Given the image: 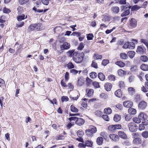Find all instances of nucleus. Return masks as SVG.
<instances>
[{
	"instance_id": "nucleus-36",
	"label": "nucleus",
	"mask_w": 148,
	"mask_h": 148,
	"mask_svg": "<svg viewBox=\"0 0 148 148\" xmlns=\"http://www.w3.org/2000/svg\"><path fill=\"white\" fill-rule=\"evenodd\" d=\"M93 57L95 60L101 59L102 58V55H99L98 54H95L94 55Z\"/></svg>"
},
{
	"instance_id": "nucleus-4",
	"label": "nucleus",
	"mask_w": 148,
	"mask_h": 148,
	"mask_svg": "<svg viewBox=\"0 0 148 148\" xmlns=\"http://www.w3.org/2000/svg\"><path fill=\"white\" fill-rule=\"evenodd\" d=\"M97 131V128L91 125L90 126L89 128L86 131V133L87 135L91 136L93 133H96Z\"/></svg>"
},
{
	"instance_id": "nucleus-33",
	"label": "nucleus",
	"mask_w": 148,
	"mask_h": 148,
	"mask_svg": "<svg viewBox=\"0 0 148 148\" xmlns=\"http://www.w3.org/2000/svg\"><path fill=\"white\" fill-rule=\"evenodd\" d=\"M71 112H77L78 111V109L73 105H71Z\"/></svg>"
},
{
	"instance_id": "nucleus-57",
	"label": "nucleus",
	"mask_w": 148,
	"mask_h": 148,
	"mask_svg": "<svg viewBox=\"0 0 148 148\" xmlns=\"http://www.w3.org/2000/svg\"><path fill=\"white\" fill-rule=\"evenodd\" d=\"M24 24V22H21L20 23H18L16 24V27H21L23 26Z\"/></svg>"
},
{
	"instance_id": "nucleus-7",
	"label": "nucleus",
	"mask_w": 148,
	"mask_h": 148,
	"mask_svg": "<svg viewBox=\"0 0 148 148\" xmlns=\"http://www.w3.org/2000/svg\"><path fill=\"white\" fill-rule=\"evenodd\" d=\"M70 47V44L67 42H65L63 44L60 46L61 49L62 50L68 49Z\"/></svg>"
},
{
	"instance_id": "nucleus-29",
	"label": "nucleus",
	"mask_w": 148,
	"mask_h": 148,
	"mask_svg": "<svg viewBox=\"0 0 148 148\" xmlns=\"http://www.w3.org/2000/svg\"><path fill=\"white\" fill-rule=\"evenodd\" d=\"M115 64L121 67H124L125 65V64L124 63L120 61L116 62H115Z\"/></svg>"
},
{
	"instance_id": "nucleus-37",
	"label": "nucleus",
	"mask_w": 148,
	"mask_h": 148,
	"mask_svg": "<svg viewBox=\"0 0 148 148\" xmlns=\"http://www.w3.org/2000/svg\"><path fill=\"white\" fill-rule=\"evenodd\" d=\"M84 134V132L82 130H79L77 131V134L78 137H82Z\"/></svg>"
},
{
	"instance_id": "nucleus-23",
	"label": "nucleus",
	"mask_w": 148,
	"mask_h": 148,
	"mask_svg": "<svg viewBox=\"0 0 148 148\" xmlns=\"http://www.w3.org/2000/svg\"><path fill=\"white\" fill-rule=\"evenodd\" d=\"M121 119V116L117 114H115L114 117V120L116 122L119 121Z\"/></svg>"
},
{
	"instance_id": "nucleus-46",
	"label": "nucleus",
	"mask_w": 148,
	"mask_h": 148,
	"mask_svg": "<svg viewBox=\"0 0 148 148\" xmlns=\"http://www.w3.org/2000/svg\"><path fill=\"white\" fill-rule=\"evenodd\" d=\"M69 100V98L67 96H63L61 97V101L63 102L64 101H67Z\"/></svg>"
},
{
	"instance_id": "nucleus-25",
	"label": "nucleus",
	"mask_w": 148,
	"mask_h": 148,
	"mask_svg": "<svg viewBox=\"0 0 148 148\" xmlns=\"http://www.w3.org/2000/svg\"><path fill=\"white\" fill-rule=\"evenodd\" d=\"M98 76L99 79L101 81H103L105 79V76L102 73H99Z\"/></svg>"
},
{
	"instance_id": "nucleus-9",
	"label": "nucleus",
	"mask_w": 148,
	"mask_h": 148,
	"mask_svg": "<svg viewBox=\"0 0 148 148\" xmlns=\"http://www.w3.org/2000/svg\"><path fill=\"white\" fill-rule=\"evenodd\" d=\"M147 103L144 101H142L140 102L138 104L139 109H144L146 108L147 106Z\"/></svg>"
},
{
	"instance_id": "nucleus-60",
	"label": "nucleus",
	"mask_w": 148,
	"mask_h": 148,
	"mask_svg": "<svg viewBox=\"0 0 148 148\" xmlns=\"http://www.w3.org/2000/svg\"><path fill=\"white\" fill-rule=\"evenodd\" d=\"M49 0H42V2L43 4L45 5H47L49 3Z\"/></svg>"
},
{
	"instance_id": "nucleus-2",
	"label": "nucleus",
	"mask_w": 148,
	"mask_h": 148,
	"mask_svg": "<svg viewBox=\"0 0 148 148\" xmlns=\"http://www.w3.org/2000/svg\"><path fill=\"white\" fill-rule=\"evenodd\" d=\"M69 119L70 121H75V124L79 126L82 125L85 123V121L84 119L77 117H71L69 118Z\"/></svg>"
},
{
	"instance_id": "nucleus-10",
	"label": "nucleus",
	"mask_w": 148,
	"mask_h": 148,
	"mask_svg": "<svg viewBox=\"0 0 148 148\" xmlns=\"http://www.w3.org/2000/svg\"><path fill=\"white\" fill-rule=\"evenodd\" d=\"M123 104L125 107L130 108L133 106V103L130 101H126L123 102Z\"/></svg>"
},
{
	"instance_id": "nucleus-51",
	"label": "nucleus",
	"mask_w": 148,
	"mask_h": 148,
	"mask_svg": "<svg viewBox=\"0 0 148 148\" xmlns=\"http://www.w3.org/2000/svg\"><path fill=\"white\" fill-rule=\"evenodd\" d=\"M101 97L104 99H106L108 98V96L107 95L104 93H102L100 95Z\"/></svg>"
},
{
	"instance_id": "nucleus-15",
	"label": "nucleus",
	"mask_w": 148,
	"mask_h": 148,
	"mask_svg": "<svg viewBox=\"0 0 148 148\" xmlns=\"http://www.w3.org/2000/svg\"><path fill=\"white\" fill-rule=\"evenodd\" d=\"M88 91L87 93L86 94V96L89 97H91L93 95L94 92V90L93 89H90L88 90V89H86V91Z\"/></svg>"
},
{
	"instance_id": "nucleus-30",
	"label": "nucleus",
	"mask_w": 148,
	"mask_h": 148,
	"mask_svg": "<svg viewBox=\"0 0 148 148\" xmlns=\"http://www.w3.org/2000/svg\"><path fill=\"white\" fill-rule=\"evenodd\" d=\"M128 91L129 93L131 95H133L135 92V89L132 87H129L128 88Z\"/></svg>"
},
{
	"instance_id": "nucleus-44",
	"label": "nucleus",
	"mask_w": 148,
	"mask_h": 148,
	"mask_svg": "<svg viewBox=\"0 0 148 148\" xmlns=\"http://www.w3.org/2000/svg\"><path fill=\"white\" fill-rule=\"evenodd\" d=\"M133 121L134 122L138 123H139L141 122V120L138 117H134Z\"/></svg>"
},
{
	"instance_id": "nucleus-40",
	"label": "nucleus",
	"mask_w": 148,
	"mask_h": 148,
	"mask_svg": "<svg viewBox=\"0 0 148 148\" xmlns=\"http://www.w3.org/2000/svg\"><path fill=\"white\" fill-rule=\"evenodd\" d=\"M97 76V74L95 72H92L90 74V76L91 78H96Z\"/></svg>"
},
{
	"instance_id": "nucleus-12",
	"label": "nucleus",
	"mask_w": 148,
	"mask_h": 148,
	"mask_svg": "<svg viewBox=\"0 0 148 148\" xmlns=\"http://www.w3.org/2000/svg\"><path fill=\"white\" fill-rule=\"evenodd\" d=\"M118 134L119 136L121 138L127 139V137L125 133L123 132L119 131L118 132Z\"/></svg>"
},
{
	"instance_id": "nucleus-28",
	"label": "nucleus",
	"mask_w": 148,
	"mask_h": 148,
	"mask_svg": "<svg viewBox=\"0 0 148 148\" xmlns=\"http://www.w3.org/2000/svg\"><path fill=\"white\" fill-rule=\"evenodd\" d=\"M127 54L130 58H132L135 55V52L134 51H130L128 52Z\"/></svg>"
},
{
	"instance_id": "nucleus-42",
	"label": "nucleus",
	"mask_w": 148,
	"mask_h": 148,
	"mask_svg": "<svg viewBox=\"0 0 148 148\" xmlns=\"http://www.w3.org/2000/svg\"><path fill=\"white\" fill-rule=\"evenodd\" d=\"M140 59L143 62H145L147 61L148 59L147 56L144 55L140 57Z\"/></svg>"
},
{
	"instance_id": "nucleus-55",
	"label": "nucleus",
	"mask_w": 148,
	"mask_h": 148,
	"mask_svg": "<svg viewBox=\"0 0 148 148\" xmlns=\"http://www.w3.org/2000/svg\"><path fill=\"white\" fill-rule=\"evenodd\" d=\"M84 47V45L83 42H81L78 47V49L82 50Z\"/></svg>"
},
{
	"instance_id": "nucleus-18",
	"label": "nucleus",
	"mask_w": 148,
	"mask_h": 148,
	"mask_svg": "<svg viewBox=\"0 0 148 148\" xmlns=\"http://www.w3.org/2000/svg\"><path fill=\"white\" fill-rule=\"evenodd\" d=\"M128 112L130 114L134 115L136 113V110L134 108H130L128 109Z\"/></svg>"
},
{
	"instance_id": "nucleus-62",
	"label": "nucleus",
	"mask_w": 148,
	"mask_h": 148,
	"mask_svg": "<svg viewBox=\"0 0 148 148\" xmlns=\"http://www.w3.org/2000/svg\"><path fill=\"white\" fill-rule=\"evenodd\" d=\"M3 12L5 13H9L10 12V9L5 8L3 10Z\"/></svg>"
},
{
	"instance_id": "nucleus-5",
	"label": "nucleus",
	"mask_w": 148,
	"mask_h": 148,
	"mask_svg": "<svg viewBox=\"0 0 148 148\" xmlns=\"http://www.w3.org/2000/svg\"><path fill=\"white\" fill-rule=\"evenodd\" d=\"M121 11L124 12L121 14V16L124 17L129 14L130 8L128 7H125L123 5L121 6Z\"/></svg>"
},
{
	"instance_id": "nucleus-8",
	"label": "nucleus",
	"mask_w": 148,
	"mask_h": 148,
	"mask_svg": "<svg viewBox=\"0 0 148 148\" xmlns=\"http://www.w3.org/2000/svg\"><path fill=\"white\" fill-rule=\"evenodd\" d=\"M137 21L135 19L132 18L130 21V24L129 25L130 28H133L135 27L137 25Z\"/></svg>"
},
{
	"instance_id": "nucleus-1",
	"label": "nucleus",
	"mask_w": 148,
	"mask_h": 148,
	"mask_svg": "<svg viewBox=\"0 0 148 148\" xmlns=\"http://www.w3.org/2000/svg\"><path fill=\"white\" fill-rule=\"evenodd\" d=\"M84 57V54L78 53L77 52H74L73 55V60L77 63L81 62L83 60Z\"/></svg>"
},
{
	"instance_id": "nucleus-20",
	"label": "nucleus",
	"mask_w": 148,
	"mask_h": 148,
	"mask_svg": "<svg viewBox=\"0 0 148 148\" xmlns=\"http://www.w3.org/2000/svg\"><path fill=\"white\" fill-rule=\"evenodd\" d=\"M115 95L119 97H121L122 93L121 89H119L115 91L114 93Z\"/></svg>"
},
{
	"instance_id": "nucleus-47",
	"label": "nucleus",
	"mask_w": 148,
	"mask_h": 148,
	"mask_svg": "<svg viewBox=\"0 0 148 148\" xmlns=\"http://www.w3.org/2000/svg\"><path fill=\"white\" fill-rule=\"evenodd\" d=\"M118 73L119 76H122L124 74V72L123 70L120 69L118 71Z\"/></svg>"
},
{
	"instance_id": "nucleus-31",
	"label": "nucleus",
	"mask_w": 148,
	"mask_h": 148,
	"mask_svg": "<svg viewBox=\"0 0 148 148\" xmlns=\"http://www.w3.org/2000/svg\"><path fill=\"white\" fill-rule=\"evenodd\" d=\"M104 112L105 114H110L112 112V110L110 108H105L104 110Z\"/></svg>"
},
{
	"instance_id": "nucleus-3",
	"label": "nucleus",
	"mask_w": 148,
	"mask_h": 148,
	"mask_svg": "<svg viewBox=\"0 0 148 148\" xmlns=\"http://www.w3.org/2000/svg\"><path fill=\"white\" fill-rule=\"evenodd\" d=\"M41 23L33 24L29 25L28 29L29 31L33 30L39 31L41 29Z\"/></svg>"
},
{
	"instance_id": "nucleus-22",
	"label": "nucleus",
	"mask_w": 148,
	"mask_h": 148,
	"mask_svg": "<svg viewBox=\"0 0 148 148\" xmlns=\"http://www.w3.org/2000/svg\"><path fill=\"white\" fill-rule=\"evenodd\" d=\"M140 69L144 71H148V65L143 64L140 67Z\"/></svg>"
},
{
	"instance_id": "nucleus-26",
	"label": "nucleus",
	"mask_w": 148,
	"mask_h": 148,
	"mask_svg": "<svg viewBox=\"0 0 148 148\" xmlns=\"http://www.w3.org/2000/svg\"><path fill=\"white\" fill-rule=\"evenodd\" d=\"M135 44L133 42H128V48L130 49H133L135 47Z\"/></svg>"
},
{
	"instance_id": "nucleus-48",
	"label": "nucleus",
	"mask_w": 148,
	"mask_h": 148,
	"mask_svg": "<svg viewBox=\"0 0 148 148\" xmlns=\"http://www.w3.org/2000/svg\"><path fill=\"white\" fill-rule=\"evenodd\" d=\"M132 116L130 114H127L125 116V120L127 121H129L131 119Z\"/></svg>"
},
{
	"instance_id": "nucleus-54",
	"label": "nucleus",
	"mask_w": 148,
	"mask_h": 148,
	"mask_svg": "<svg viewBox=\"0 0 148 148\" xmlns=\"http://www.w3.org/2000/svg\"><path fill=\"white\" fill-rule=\"evenodd\" d=\"M109 79L111 81H114L115 79V77L114 75H110L108 77Z\"/></svg>"
},
{
	"instance_id": "nucleus-24",
	"label": "nucleus",
	"mask_w": 148,
	"mask_h": 148,
	"mask_svg": "<svg viewBox=\"0 0 148 148\" xmlns=\"http://www.w3.org/2000/svg\"><path fill=\"white\" fill-rule=\"evenodd\" d=\"M86 146L91 147L92 146L93 142L91 141L87 140L84 142Z\"/></svg>"
},
{
	"instance_id": "nucleus-64",
	"label": "nucleus",
	"mask_w": 148,
	"mask_h": 148,
	"mask_svg": "<svg viewBox=\"0 0 148 148\" xmlns=\"http://www.w3.org/2000/svg\"><path fill=\"white\" fill-rule=\"evenodd\" d=\"M115 127V130L116 129H120L122 128L121 125L119 124H117L114 125Z\"/></svg>"
},
{
	"instance_id": "nucleus-41",
	"label": "nucleus",
	"mask_w": 148,
	"mask_h": 148,
	"mask_svg": "<svg viewBox=\"0 0 148 148\" xmlns=\"http://www.w3.org/2000/svg\"><path fill=\"white\" fill-rule=\"evenodd\" d=\"M93 37L94 36L92 34L90 33L87 35V38L88 40H92Z\"/></svg>"
},
{
	"instance_id": "nucleus-43",
	"label": "nucleus",
	"mask_w": 148,
	"mask_h": 148,
	"mask_svg": "<svg viewBox=\"0 0 148 148\" xmlns=\"http://www.w3.org/2000/svg\"><path fill=\"white\" fill-rule=\"evenodd\" d=\"M140 41L146 46L148 49V42L146 40L141 39H140Z\"/></svg>"
},
{
	"instance_id": "nucleus-45",
	"label": "nucleus",
	"mask_w": 148,
	"mask_h": 148,
	"mask_svg": "<svg viewBox=\"0 0 148 148\" xmlns=\"http://www.w3.org/2000/svg\"><path fill=\"white\" fill-rule=\"evenodd\" d=\"M102 118L105 121H109L110 120V119L108 116L107 115H103L102 116Z\"/></svg>"
},
{
	"instance_id": "nucleus-14",
	"label": "nucleus",
	"mask_w": 148,
	"mask_h": 148,
	"mask_svg": "<svg viewBox=\"0 0 148 148\" xmlns=\"http://www.w3.org/2000/svg\"><path fill=\"white\" fill-rule=\"evenodd\" d=\"M141 139L140 138H134L133 141V143L136 145L141 144Z\"/></svg>"
},
{
	"instance_id": "nucleus-61",
	"label": "nucleus",
	"mask_w": 148,
	"mask_h": 148,
	"mask_svg": "<svg viewBox=\"0 0 148 148\" xmlns=\"http://www.w3.org/2000/svg\"><path fill=\"white\" fill-rule=\"evenodd\" d=\"M119 86L121 88H123L125 86V85L124 82L121 81L119 82Z\"/></svg>"
},
{
	"instance_id": "nucleus-52",
	"label": "nucleus",
	"mask_w": 148,
	"mask_h": 148,
	"mask_svg": "<svg viewBox=\"0 0 148 148\" xmlns=\"http://www.w3.org/2000/svg\"><path fill=\"white\" fill-rule=\"evenodd\" d=\"M67 67L69 69H71L74 67L73 64L71 62H69L67 65Z\"/></svg>"
},
{
	"instance_id": "nucleus-38",
	"label": "nucleus",
	"mask_w": 148,
	"mask_h": 148,
	"mask_svg": "<svg viewBox=\"0 0 148 148\" xmlns=\"http://www.w3.org/2000/svg\"><path fill=\"white\" fill-rule=\"evenodd\" d=\"M108 129L109 131L112 132H114L115 130L114 125H112L109 126Z\"/></svg>"
},
{
	"instance_id": "nucleus-21",
	"label": "nucleus",
	"mask_w": 148,
	"mask_h": 148,
	"mask_svg": "<svg viewBox=\"0 0 148 148\" xmlns=\"http://www.w3.org/2000/svg\"><path fill=\"white\" fill-rule=\"evenodd\" d=\"M147 116L145 114H144L143 112H141L140 113L138 116V118L140 120H141L142 119H143L145 120L146 119Z\"/></svg>"
},
{
	"instance_id": "nucleus-6",
	"label": "nucleus",
	"mask_w": 148,
	"mask_h": 148,
	"mask_svg": "<svg viewBox=\"0 0 148 148\" xmlns=\"http://www.w3.org/2000/svg\"><path fill=\"white\" fill-rule=\"evenodd\" d=\"M128 127L131 132L135 131L137 129V127L135 125L133 122L129 123L128 125Z\"/></svg>"
},
{
	"instance_id": "nucleus-35",
	"label": "nucleus",
	"mask_w": 148,
	"mask_h": 148,
	"mask_svg": "<svg viewBox=\"0 0 148 148\" xmlns=\"http://www.w3.org/2000/svg\"><path fill=\"white\" fill-rule=\"evenodd\" d=\"M29 0H19L18 3L21 5H23L26 4Z\"/></svg>"
},
{
	"instance_id": "nucleus-39",
	"label": "nucleus",
	"mask_w": 148,
	"mask_h": 148,
	"mask_svg": "<svg viewBox=\"0 0 148 148\" xmlns=\"http://www.w3.org/2000/svg\"><path fill=\"white\" fill-rule=\"evenodd\" d=\"M142 136L145 138H148V131H145L143 132L141 134Z\"/></svg>"
},
{
	"instance_id": "nucleus-13",
	"label": "nucleus",
	"mask_w": 148,
	"mask_h": 148,
	"mask_svg": "<svg viewBox=\"0 0 148 148\" xmlns=\"http://www.w3.org/2000/svg\"><path fill=\"white\" fill-rule=\"evenodd\" d=\"M112 84L110 83H106L104 85L105 89L107 91H110L112 88Z\"/></svg>"
},
{
	"instance_id": "nucleus-53",
	"label": "nucleus",
	"mask_w": 148,
	"mask_h": 148,
	"mask_svg": "<svg viewBox=\"0 0 148 148\" xmlns=\"http://www.w3.org/2000/svg\"><path fill=\"white\" fill-rule=\"evenodd\" d=\"M91 66L92 67L96 69L98 68V66L97 63L94 60L92 61V63L91 64Z\"/></svg>"
},
{
	"instance_id": "nucleus-59",
	"label": "nucleus",
	"mask_w": 148,
	"mask_h": 148,
	"mask_svg": "<svg viewBox=\"0 0 148 148\" xmlns=\"http://www.w3.org/2000/svg\"><path fill=\"white\" fill-rule=\"evenodd\" d=\"M145 128V126L143 125L140 124L139 126L138 129L141 131L144 130Z\"/></svg>"
},
{
	"instance_id": "nucleus-58",
	"label": "nucleus",
	"mask_w": 148,
	"mask_h": 148,
	"mask_svg": "<svg viewBox=\"0 0 148 148\" xmlns=\"http://www.w3.org/2000/svg\"><path fill=\"white\" fill-rule=\"evenodd\" d=\"M116 28V27H113L112 29L110 30L107 29L106 31V34H109L112 32L114 29H115Z\"/></svg>"
},
{
	"instance_id": "nucleus-16",
	"label": "nucleus",
	"mask_w": 148,
	"mask_h": 148,
	"mask_svg": "<svg viewBox=\"0 0 148 148\" xmlns=\"http://www.w3.org/2000/svg\"><path fill=\"white\" fill-rule=\"evenodd\" d=\"M136 52L138 54H143L144 52V50L142 47L138 46L136 50Z\"/></svg>"
},
{
	"instance_id": "nucleus-56",
	"label": "nucleus",
	"mask_w": 148,
	"mask_h": 148,
	"mask_svg": "<svg viewBox=\"0 0 148 148\" xmlns=\"http://www.w3.org/2000/svg\"><path fill=\"white\" fill-rule=\"evenodd\" d=\"M74 50H72L68 51L67 53V55L69 57H71L72 56V54L74 53Z\"/></svg>"
},
{
	"instance_id": "nucleus-63",
	"label": "nucleus",
	"mask_w": 148,
	"mask_h": 148,
	"mask_svg": "<svg viewBox=\"0 0 148 148\" xmlns=\"http://www.w3.org/2000/svg\"><path fill=\"white\" fill-rule=\"evenodd\" d=\"M137 67L136 66H132L131 68V70L133 72L135 71H136V70H137Z\"/></svg>"
},
{
	"instance_id": "nucleus-34",
	"label": "nucleus",
	"mask_w": 148,
	"mask_h": 148,
	"mask_svg": "<svg viewBox=\"0 0 148 148\" xmlns=\"http://www.w3.org/2000/svg\"><path fill=\"white\" fill-rule=\"evenodd\" d=\"M112 10L114 13H118L119 11V9L118 7H114L112 8Z\"/></svg>"
},
{
	"instance_id": "nucleus-19",
	"label": "nucleus",
	"mask_w": 148,
	"mask_h": 148,
	"mask_svg": "<svg viewBox=\"0 0 148 148\" xmlns=\"http://www.w3.org/2000/svg\"><path fill=\"white\" fill-rule=\"evenodd\" d=\"M103 142V139L101 137H99L97 138L96 142L97 144L99 145H101L102 144Z\"/></svg>"
},
{
	"instance_id": "nucleus-27",
	"label": "nucleus",
	"mask_w": 148,
	"mask_h": 148,
	"mask_svg": "<svg viewBox=\"0 0 148 148\" xmlns=\"http://www.w3.org/2000/svg\"><path fill=\"white\" fill-rule=\"evenodd\" d=\"M120 58L122 59H126L127 58V54L124 53H121L120 54Z\"/></svg>"
},
{
	"instance_id": "nucleus-49",
	"label": "nucleus",
	"mask_w": 148,
	"mask_h": 148,
	"mask_svg": "<svg viewBox=\"0 0 148 148\" xmlns=\"http://www.w3.org/2000/svg\"><path fill=\"white\" fill-rule=\"evenodd\" d=\"M109 63V60H103L102 62V64L106 66Z\"/></svg>"
},
{
	"instance_id": "nucleus-17",
	"label": "nucleus",
	"mask_w": 148,
	"mask_h": 148,
	"mask_svg": "<svg viewBox=\"0 0 148 148\" xmlns=\"http://www.w3.org/2000/svg\"><path fill=\"white\" fill-rule=\"evenodd\" d=\"M27 18V15L25 16V15L24 14H22L21 15L18 16H17V19L19 21H20L23 20L26 18Z\"/></svg>"
},
{
	"instance_id": "nucleus-50",
	"label": "nucleus",
	"mask_w": 148,
	"mask_h": 148,
	"mask_svg": "<svg viewBox=\"0 0 148 148\" xmlns=\"http://www.w3.org/2000/svg\"><path fill=\"white\" fill-rule=\"evenodd\" d=\"M92 85L96 88L99 87V82H94L93 83Z\"/></svg>"
},
{
	"instance_id": "nucleus-11",
	"label": "nucleus",
	"mask_w": 148,
	"mask_h": 148,
	"mask_svg": "<svg viewBox=\"0 0 148 148\" xmlns=\"http://www.w3.org/2000/svg\"><path fill=\"white\" fill-rule=\"evenodd\" d=\"M109 137L113 141L116 142L118 140L119 137L118 135L114 134H111L109 135Z\"/></svg>"
},
{
	"instance_id": "nucleus-32",
	"label": "nucleus",
	"mask_w": 148,
	"mask_h": 148,
	"mask_svg": "<svg viewBox=\"0 0 148 148\" xmlns=\"http://www.w3.org/2000/svg\"><path fill=\"white\" fill-rule=\"evenodd\" d=\"M142 6H139L137 5H133L132 8V10H137L139 9L140 8H143Z\"/></svg>"
}]
</instances>
